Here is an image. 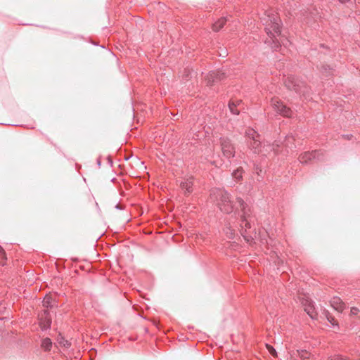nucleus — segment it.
I'll return each mask as SVG.
<instances>
[{"instance_id":"ddd939ff","label":"nucleus","mask_w":360,"mask_h":360,"mask_svg":"<svg viewBox=\"0 0 360 360\" xmlns=\"http://www.w3.org/2000/svg\"><path fill=\"white\" fill-rule=\"evenodd\" d=\"M226 22V19L225 18H221L214 23L212 24V30L214 32L219 31L221 29Z\"/></svg>"},{"instance_id":"c85d7f7f","label":"nucleus","mask_w":360,"mask_h":360,"mask_svg":"<svg viewBox=\"0 0 360 360\" xmlns=\"http://www.w3.org/2000/svg\"><path fill=\"white\" fill-rule=\"evenodd\" d=\"M349 360H350V359H349ZM359 360H360V357H359Z\"/></svg>"},{"instance_id":"4468645a","label":"nucleus","mask_w":360,"mask_h":360,"mask_svg":"<svg viewBox=\"0 0 360 360\" xmlns=\"http://www.w3.org/2000/svg\"><path fill=\"white\" fill-rule=\"evenodd\" d=\"M241 103V101L238 100L236 102L231 101L229 103V108L230 109V111L234 114V115H238L240 113V111L236 108L238 105H239Z\"/></svg>"},{"instance_id":"412c9836","label":"nucleus","mask_w":360,"mask_h":360,"mask_svg":"<svg viewBox=\"0 0 360 360\" xmlns=\"http://www.w3.org/2000/svg\"><path fill=\"white\" fill-rule=\"evenodd\" d=\"M266 349L271 353V354L274 356V357H277V352L276 350L274 348L273 346L269 345V344H266Z\"/></svg>"},{"instance_id":"4be33fe9","label":"nucleus","mask_w":360,"mask_h":360,"mask_svg":"<svg viewBox=\"0 0 360 360\" xmlns=\"http://www.w3.org/2000/svg\"><path fill=\"white\" fill-rule=\"evenodd\" d=\"M328 360H349V359L346 357H344L342 356L335 355V356L329 357L328 359Z\"/></svg>"},{"instance_id":"7ed1b4c3","label":"nucleus","mask_w":360,"mask_h":360,"mask_svg":"<svg viewBox=\"0 0 360 360\" xmlns=\"http://www.w3.org/2000/svg\"><path fill=\"white\" fill-rule=\"evenodd\" d=\"M271 105L278 113L285 117H290L292 110L286 105H283L278 98H273L271 101Z\"/></svg>"},{"instance_id":"f03ea898","label":"nucleus","mask_w":360,"mask_h":360,"mask_svg":"<svg viewBox=\"0 0 360 360\" xmlns=\"http://www.w3.org/2000/svg\"><path fill=\"white\" fill-rule=\"evenodd\" d=\"M269 20L266 21V30L267 33L271 37L272 42L275 44L274 46H273V49H276L279 46V44H277L275 41L276 35L275 34H281V27H280V22L281 19L279 17L276 16V15H272V16L269 15L268 16Z\"/></svg>"},{"instance_id":"393cba45","label":"nucleus","mask_w":360,"mask_h":360,"mask_svg":"<svg viewBox=\"0 0 360 360\" xmlns=\"http://www.w3.org/2000/svg\"><path fill=\"white\" fill-rule=\"evenodd\" d=\"M237 202L240 205V207H241V209L243 210L244 209V201H243V200L242 198H237Z\"/></svg>"},{"instance_id":"f3484780","label":"nucleus","mask_w":360,"mask_h":360,"mask_svg":"<svg viewBox=\"0 0 360 360\" xmlns=\"http://www.w3.org/2000/svg\"><path fill=\"white\" fill-rule=\"evenodd\" d=\"M41 346L44 351H50L52 346L51 339L49 338H44L41 341Z\"/></svg>"},{"instance_id":"6e6552de","label":"nucleus","mask_w":360,"mask_h":360,"mask_svg":"<svg viewBox=\"0 0 360 360\" xmlns=\"http://www.w3.org/2000/svg\"><path fill=\"white\" fill-rule=\"evenodd\" d=\"M304 311L311 318L315 319L316 317V312L314 307L310 300H305L302 302Z\"/></svg>"},{"instance_id":"bb28decb","label":"nucleus","mask_w":360,"mask_h":360,"mask_svg":"<svg viewBox=\"0 0 360 360\" xmlns=\"http://www.w3.org/2000/svg\"><path fill=\"white\" fill-rule=\"evenodd\" d=\"M328 321H329L330 323H332L333 324H335V319H333V318H331V319H330V318H328Z\"/></svg>"},{"instance_id":"5701e85b","label":"nucleus","mask_w":360,"mask_h":360,"mask_svg":"<svg viewBox=\"0 0 360 360\" xmlns=\"http://www.w3.org/2000/svg\"><path fill=\"white\" fill-rule=\"evenodd\" d=\"M359 313V309L358 308H356V307H352L350 310V314L352 315H357Z\"/></svg>"},{"instance_id":"9b49d317","label":"nucleus","mask_w":360,"mask_h":360,"mask_svg":"<svg viewBox=\"0 0 360 360\" xmlns=\"http://www.w3.org/2000/svg\"><path fill=\"white\" fill-rule=\"evenodd\" d=\"M315 151L304 152L300 154V157H298V160H300V162L302 164H307L311 160L315 158Z\"/></svg>"},{"instance_id":"a878e982","label":"nucleus","mask_w":360,"mask_h":360,"mask_svg":"<svg viewBox=\"0 0 360 360\" xmlns=\"http://www.w3.org/2000/svg\"><path fill=\"white\" fill-rule=\"evenodd\" d=\"M293 138L292 137H288L285 140V142H286V146H288V143H290L293 141Z\"/></svg>"},{"instance_id":"dca6fc26","label":"nucleus","mask_w":360,"mask_h":360,"mask_svg":"<svg viewBox=\"0 0 360 360\" xmlns=\"http://www.w3.org/2000/svg\"><path fill=\"white\" fill-rule=\"evenodd\" d=\"M245 135L246 137L250 141H252L255 139H258L259 137L257 131L252 129V128H248L246 131Z\"/></svg>"},{"instance_id":"f257e3e1","label":"nucleus","mask_w":360,"mask_h":360,"mask_svg":"<svg viewBox=\"0 0 360 360\" xmlns=\"http://www.w3.org/2000/svg\"><path fill=\"white\" fill-rule=\"evenodd\" d=\"M211 197L218 201L217 206L222 212L230 213L233 210L235 204L233 201L231 200L230 195L226 192L214 189L211 193Z\"/></svg>"},{"instance_id":"f8f14e48","label":"nucleus","mask_w":360,"mask_h":360,"mask_svg":"<svg viewBox=\"0 0 360 360\" xmlns=\"http://www.w3.org/2000/svg\"><path fill=\"white\" fill-rule=\"evenodd\" d=\"M193 185V179L188 178L181 182L180 184L181 188L184 190L185 193H190L192 192V187Z\"/></svg>"},{"instance_id":"b1692460","label":"nucleus","mask_w":360,"mask_h":360,"mask_svg":"<svg viewBox=\"0 0 360 360\" xmlns=\"http://www.w3.org/2000/svg\"><path fill=\"white\" fill-rule=\"evenodd\" d=\"M59 343H60V345H63V346H65V347H68V346H70V344L69 343V342H68V340H64V338H61L60 339V340H59Z\"/></svg>"},{"instance_id":"423d86ee","label":"nucleus","mask_w":360,"mask_h":360,"mask_svg":"<svg viewBox=\"0 0 360 360\" xmlns=\"http://www.w3.org/2000/svg\"><path fill=\"white\" fill-rule=\"evenodd\" d=\"M250 146L251 148L255 150V153H262L265 155L269 153V149L271 148L270 146H264L262 149H260L261 143L259 138L252 140L250 143Z\"/></svg>"},{"instance_id":"2eb2a0df","label":"nucleus","mask_w":360,"mask_h":360,"mask_svg":"<svg viewBox=\"0 0 360 360\" xmlns=\"http://www.w3.org/2000/svg\"><path fill=\"white\" fill-rule=\"evenodd\" d=\"M298 353V357L302 360H310L311 354L307 350H297ZM291 360H296L295 359H292ZM314 360V359H311Z\"/></svg>"},{"instance_id":"1a4fd4ad","label":"nucleus","mask_w":360,"mask_h":360,"mask_svg":"<svg viewBox=\"0 0 360 360\" xmlns=\"http://www.w3.org/2000/svg\"><path fill=\"white\" fill-rule=\"evenodd\" d=\"M39 326L42 329H46L50 326L51 318L47 312L44 311L39 316Z\"/></svg>"},{"instance_id":"6ab92c4d","label":"nucleus","mask_w":360,"mask_h":360,"mask_svg":"<svg viewBox=\"0 0 360 360\" xmlns=\"http://www.w3.org/2000/svg\"><path fill=\"white\" fill-rule=\"evenodd\" d=\"M233 176L237 181H240L242 179V176H243V170H242V169L241 168H238L237 170H236L233 173Z\"/></svg>"},{"instance_id":"cd10ccee","label":"nucleus","mask_w":360,"mask_h":360,"mask_svg":"<svg viewBox=\"0 0 360 360\" xmlns=\"http://www.w3.org/2000/svg\"><path fill=\"white\" fill-rule=\"evenodd\" d=\"M340 2L342 3H345L346 1H347L348 0H339Z\"/></svg>"},{"instance_id":"20e7f679","label":"nucleus","mask_w":360,"mask_h":360,"mask_svg":"<svg viewBox=\"0 0 360 360\" xmlns=\"http://www.w3.org/2000/svg\"><path fill=\"white\" fill-rule=\"evenodd\" d=\"M221 150L224 157L230 158L233 157L235 153V148L228 139H221L220 140Z\"/></svg>"},{"instance_id":"39448f33","label":"nucleus","mask_w":360,"mask_h":360,"mask_svg":"<svg viewBox=\"0 0 360 360\" xmlns=\"http://www.w3.org/2000/svg\"><path fill=\"white\" fill-rule=\"evenodd\" d=\"M225 75L222 72H211L208 73L205 77L207 85H212L214 84V82L223 79Z\"/></svg>"},{"instance_id":"9d476101","label":"nucleus","mask_w":360,"mask_h":360,"mask_svg":"<svg viewBox=\"0 0 360 360\" xmlns=\"http://www.w3.org/2000/svg\"><path fill=\"white\" fill-rule=\"evenodd\" d=\"M330 302L333 308L340 313L345 309V304L339 297H334Z\"/></svg>"},{"instance_id":"0eeeda50","label":"nucleus","mask_w":360,"mask_h":360,"mask_svg":"<svg viewBox=\"0 0 360 360\" xmlns=\"http://www.w3.org/2000/svg\"><path fill=\"white\" fill-rule=\"evenodd\" d=\"M285 83L288 89L290 90H293L296 92H299L300 91V84H299V82L295 77L292 76L288 77Z\"/></svg>"},{"instance_id":"a211bd4d","label":"nucleus","mask_w":360,"mask_h":360,"mask_svg":"<svg viewBox=\"0 0 360 360\" xmlns=\"http://www.w3.org/2000/svg\"><path fill=\"white\" fill-rule=\"evenodd\" d=\"M53 299L51 296L46 295L44 297L42 304L44 307H50L51 306Z\"/></svg>"},{"instance_id":"aec40b11","label":"nucleus","mask_w":360,"mask_h":360,"mask_svg":"<svg viewBox=\"0 0 360 360\" xmlns=\"http://www.w3.org/2000/svg\"><path fill=\"white\" fill-rule=\"evenodd\" d=\"M6 259V253L3 248L0 246V264L1 265H4Z\"/></svg>"}]
</instances>
